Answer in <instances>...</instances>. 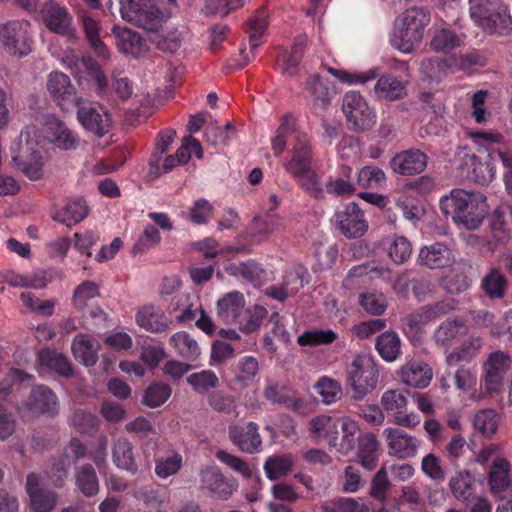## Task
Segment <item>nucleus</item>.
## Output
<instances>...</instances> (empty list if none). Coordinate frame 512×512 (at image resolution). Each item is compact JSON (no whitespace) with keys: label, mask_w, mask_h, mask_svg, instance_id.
Wrapping results in <instances>:
<instances>
[{"label":"nucleus","mask_w":512,"mask_h":512,"mask_svg":"<svg viewBox=\"0 0 512 512\" xmlns=\"http://www.w3.org/2000/svg\"><path fill=\"white\" fill-rule=\"evenodd\" d=\"M439 204L446 218L467 230L478 229L488 213L486 197L479 192L453 189L441 197Z\"/></svg>","instance_id":"1"},{"label":"nucleus","mask_w":512,"mask_h":512,"mask_svg":"<svg viewBox=\"0 0 512 512\" xmlns=\"http://www.w3.org/2000/svg\"><path fill=\"white\" fill-rule=\"evenodd\" d=\"M429 22L430 14L425 9L412 7L405 10L395 21L391 45L403 53L412 52L422 41Z\"/></svg>","instance_id":"2"},{"label":"nucleus","mask_w":512,"mask_h":512,"mask_svg":"<svg viewBox=\"0 0 512 512\" xmlns=\"http://www.w3.org/2000/svg\"><path fill=\"white\" fill-rule=\"evenodd\" d=\"M470 17L488 33L506 34L512 31V16L501 0H469Z\"/></svg>","instance_id":"3"},{"label":"nucleus","mask_w":512,"mask_h":512,"mask_svg":"<svg viewBox=\"0 0 512 512\" xmlns=\"http://www.w3.org/2000/svg\"><path fill=\"white\" fill-rule=\"evenodd\" d=\"M293 157L284 164L285 170L294 176L298 183L314 197L322 195L323 189L319 176L311 167V150L307 139L303 136L293 137Z\"/></svg>","instance_id":"4"},{"label":"nucleus","mask_w":512,"mask_h":512,"mask_svg":"<svg viewBox=\"0 0 512 512\" xmlns=\"http://www.w3.org/2000/svg\"><path fill=\"white\" fill-rule=\"evenodd\" d=\"M346 373L356 400H362L378 383V369L374 359L367 354L355 356Z\"/></svg>","instance_id":"5"},{"label":"nucleus","mask_w":512,"mask_h":512,"mask_svg":"<svg viewBox=\"0 0 512 512\" xmlns=\"http://www.w3.org/2000/svg\"><path fill=\"white\" fill-rule=\"evenodd\" d=\"M0 44L10 55L22 58L31 53L33 38L27 20H9L0 25Z\"/></svg>","instance_id":"6"},{"label":"nucleus","mask_w":512,"mask_h":512,"mask_svg":"<svg viewBox=\"0 0 512 512\" xmlns=\"http://www.w3.org/2000/svg\"><path fill=\"white\" fill-rule=\"evenodd\" d=\"M36 142L29 130L21 131L17 140L11 145L12 160L31 180L42 177L43 162L40 152L35 149Z\"/></svg>","instance_id":"7"},{"label":"nucleus","mask_w":512,"mask_h":512,"mask_svg":"<svg viewBox=\"0 0 512 512\" xmlns=\"http://www.w3.org/2000/svg\"><path fill=\"white\" fill-rule=\"evenodd\" d=\"M120 13L125 21L146 30H156L164 20L154 0H120Z\"/></svg>","instance_id":"8"},{"label":"nucleus","mask_w":512,"mask_h":512,"mask_svg":"<svg viewBox=\"0 0 512 512\" xmlns=\"http://www.w3.org/2000/svg\"><path fill=\"white\" fill-rule=\"evenodd\" d=\"M172 310L178 312L176 321L179 323L195 322L197 328L206 334H213L215 326L209 315L203 310L197 296L190 293H181L172 302Z\"/></svg>","instance_id":"9"},{"label":"nucleus","mask_w":512,"mask_h":512,"mask_svg":"<svg viewBox=\"0 0 512 512\" xmlns=\"http://www.w3.org/2000/svg\"><path fill=\"white\" fill-rule=\"evenodd\" d=\"M511 357L503 351L491 352L482 364L481 387L488 395L498 394L503 387L505 375L511 368Z\"/></svg>","instance_id":"10"},{"label":"nucleus","mask_w":512,"mask_h":512,"mask_svg":"<svg viewBox=\"0 0 512 512\" xmlns=\"http://www.w3.org/2000/svg\"><path fill=\"white\" fill-rule=\"evenodd\" d=\"M62 64L71 71L79 84L94 81L97 94H102L107 88V77L99 64L90 56L78 58L73 53H68L62 58Z\"/></svg>","instance_id":"11"},{"label":"nucleus","mask_w":512,"mask_h":512,"mask_svg":"<svg viewBox=\"0 0 512 512\" xmlns=\"http://www.w3.org/2000/svg\"><path fill=\"white\" fill-rule=\"evenodd\" d=\"M380 403L387 414L393 417V423L398 426L414 428L421 422L417 413H406L408 400L402 389L386 390L381 396Z\"/></svg>","instance_id":"12"},{"label":"nucleus","mask_w":512,"mask_h":512,"mask_svg":"<svg viewBox=\"0 0 512 512\" xmlns=\"http://www.w3.org/2000/svg\"><path fill=\"white\" fill-rule=\"evenodd\" d=\"M19 411L33 417L56 415L59 411L57 395L46 385L34 386L28 398L18 407Z\"/></svg>","instance_id":"13"},{"label":"nucleus","mask_w":512,"mask_h":512,"mask_svg":"<svg viewBox=\"0 0 512 512\" xmlns=\"http://www.w3.org/2000/svg\"><path fill=\"white\" fill-rule=\"evenodd\" d=\"M343 112L348 122L356 128L375 124L376 115L359 92L350 91L343 98Z\"/></svg>","instance_id":"14"},{"label":"nucleus","mask_w":512,"mask_h":512,"mask_svg":"<svg viewBox=\"0 0 512 512\" xmlns=\"http://www.w3.org/2000/svg\"><path fill=\"white\" fill-rule=\"evenodd\" d=\"M26 492L33 512H52L58 502V493L43 486L40 475L30 473L26 478Z\"/></svg>","instance_id":"15"},{"label":"nucleus","mask_w":512,"mask_h":512,"mask_svg":"<svg viewBox=\"0 0 512 512\" xmlns=\"http://www.w3.org/2000/svg\"><path fill=\"white\" fill-rule=\"evenodd\" d=\"M388 453L399 459H408L414 457L421 441L405 431L396 427H387L383 430Z\"/></svg>","instance_id":"16"},{"label":"nucleus","mask_w":512,"mask_h":512,"mask_svg":"<svg viewBox=\"0 0 512 512\" xmlns=\"http://www.w3.org/2000/svg\"><path fill=\"white\" fill-rule=\"evenodd\" d=\"M40 16L44 25L52 32L64 36H73L72 15L64 6L50 0L43 4Z\"/></svg>","instance_id":"17"},{"label":"nucleus","mask_w":512,"mask_h":512,"mask_svg":"<svg viewBox=\"0 0 512 512\" xmlns=\"http://www.w3.org/2000/svg\"><path fill=\"white\" fill-rule=\"evenodd\" d=\"M336 224L342 234L350 239L362 237L368 229L363 212L354 202L336 213Z\"/></svg>","instance_id":"18"},{"label":"nucleus","mask_w":512,"mask_h":512,"mask_svg":"<svg viewBox=\"0 0 512 512\" xmlns=\"http://www.w3.org/2000/svg\"><path fill=\"white\" fill-rule=\"evenodd\" d=\"M201 488L212 497L227 500L237 488V484L228 480L215 466L201 471Z\"/></svg>","instance_id":"19"},{"label":"nucleus","mask_w":512,"mask_h":512,"mask_svg":"<svg viewBox=\"0 0 512 512\" xmlns=\"http://www.w3.org/2000/svg\"><path fill=\"white\" fill-rule=\"evenodd\" d=\"M77 117L84 128H104L111 124L109 111L98 102H88L77 98Z\"/></svg>","instance_id":"20"},{"label":"nucleus","mask_w":512,"mask_h":512,"mask_svg":"<svg viewBox=\"0 0 512 512\" xmlns=\"http://www.w3.org/2000/svg\"><path fill=\"white\" fill-rule=\"evenodd\" d=\"M488 485L493 495L502 497L512 491V464L504 457H496L490 466Z\"/></svg>","instance_id":"21"},{"label":"nucleus","mask_w":512,"mask_h":512,"mask_svg":"<svg viewBox=\"0 0 512 512\" xmlns=\"http://www.w3.org/2000/svg\"><path fill=\"white\" fill-rule=\"evenodd\" d=\"M463 153V163L461 164V174L463 177L478 184H488L495 176V167L490 162H482L475 155L465 153V149L459 152V157Z\"/></svg>","instance_id":"22"},{"label":"nucleus","mask_w":512,"mask_h":512,"mask_svg":"<svg viewBox=\"0 0 512 512\" xmlns=\"http://www.w3.org/2000/svg\"><path fill=\"white\" fill-rule=\"evenodd\" d=\"M391 169L400 175L411 176L423 172L427 166V156L417 149L397 153L390 161Z\"/></svg>","instance_id":"23"},{"label":"nucleus","mask_w":512,"mask_h":512,"mask_svg":"<svg viewBox=\"0 0 512 512\" xmlns=\"http://www.w3.org/2000/svg\"><path fill=\"white\" fill-rule=\"evenodd\" d=\"M136 323L151 333H162L170 329L172 321L164 310L156 305H145L136 314Z\"/></svg>","instance_id":"24"},{"label":"nucleus","mask_w":512,"mask_h":512,"mask_svg":"<svg viewBox=\"0 0 512 512\" xmlns=\"http://www.w3.org/2000/svg\"><path fill=\"white\" fill-rule=\"evenodd\" d=\"M229 436L231 441L243 452L254 453L259 451L262 439L258 432V425L255 422H248L244 426L235 425L230 427Z\"/></svg>","instance_id":"25"},{"label":"nucleus","mask_w":512,"mask_h":512,"mask_svg":"<svg viewBox=\"0 0 512 512\" xmlns=\"http://www.w3.org/2000/svg\"><path fill=\"white\" fill-rule=\"evenodd\" d=\"M37 371L42 377L48 372H55L61 376L68 377L72 375L73 372L67 357L49 348H44L39 351L37 356Z\"/></svg>","instance_id":"26"},{"label":"nucleus","mask_w":512,"mask_h":512,"mask_svg":"<svg viewBox=\"0 0 512 512\" xmlns=\"http://www.w3.org/2000/svg\"><path fill=\"white\" fill-rule=\"evenodd\" d=\"M244 295L238 291L228 292L217 301L216 314L224 324H236L245 307Z\"/></svg>","instance_id":"27"},{"label":"nucleus","mask_w":512,"mask_h":512,"mask_svg":"<svg viewBox=\"0 0 512 512\" xmlns=\"http://www.w3.org/2000/svg\"><path fill=\"white\" fill-rule=\"evenodd\" d=\"M47 90L52 99L64 108L71 102H76V89L69 77L62 72H52L48 76Z\"/></svg>","instance_id":"28"},{"label":"nucleus","mask_w":512,"mask_h":512,"mask_svg":"<svg viewBox=\"0 0 512 512\" xmlns=\"http://www.w3.org/2000/svg\"><path fill=\"white\" fill-rule=\"evenodd\" d=\"M417 262L429 269H441L450 266L454 262V256L444 244L434 243L420 249Z\"/></svg>","instance_id":"29"},{"label":"nucleus","mask_w":512,"mask_h":512,"mask_svg":"<svg viewBox=\"0 0 512 512\" xmlns=\"http://www.w3.org/2000/svg\"><path fill=\"white\" fill-rule=\"evenodd\" d=\"M452 310H454V304L452 302H436L432 305L420 307L413 313L409 314L405 318V321L411 329L418 330L420 327L448 314Z\"/></svg>","instance_id":"30"},{"label":"nucleus","mask_w":512,"mask_h":512,"mask_svg":"<svg viewBox=\"0 0 512 512\" xmlns=\"http://www.w3.org/2000/svg\"><path fill=\"white\" fill-rule=\"evenodd\" d=\"M401 381L414 388H425L432 380V369L422 361L410 360L400 369Z\"/></svg>","instance_id":"31"},{"label":"nucleus","mask_w":512,"mask_h":512,"mask_svg":"<svg viewBox=\"0 0 512 512\" xmlns=\"http://www.w3.org/2000/svg\"><path fill=\"white\" fill-rule=\"evenodd\" d=\"M466 322L463 317L448 318L441 322L432 334V340L436 346L448 349L452 342L465 330Z\"/></svg>","instance_id":"32"},{"label":"nucleus","mask_w":512,"mask_h":512,"mask_svg":"<svg viewBox=\"0 0 512 512\" xmlns=\"http://www.w3.org/2000/svg\"><path fill=\"white\" fill-rule=\"evenodd\" d=\"M99 349V342L92 336L83 333L74 337L71 346L74 358L87 367L96 364Z\"/></svg>","instance_id":"33"},{"label":"nucleus","mask_w":512,"mask_h":512,"mask_svg":"<svg viewBox=\"0 0 512 512\" xmlns=\"http://www.w3.org/2000/svg\"><path fill=\"white\" fill-rule=\"evenodd\" d=\"M114 34L119 51L125 55L138 58L148 51V46L142 37L132 30L128 28H115Z\"/></svg>","instance_id":"34"},{"label":"nucleus","mask_w":512,"mask_h":512,"mask_svg":"<svg viewBox=\"0 0 512 512\" xmlns=\"http://www.w3.org/2000/svg\"><path fill=\"white\" fill-rule=\"evenodd\" d=\"M309 433L313 439L327 440L330 446L335 447L339 434L337 419L325 414L315 416L309 421Z\"/></svg>","instance_id":"35"},{"label":"nucleus","mask_w":512,"mask_h":512,"mask_svg":"<svg viewBox=\"0 0 512 512\" xmlns=\"http://www.w3.org/2000/svg\"><path fill=\"white\" fill-rule=\"evenodd\" d=\"M483 347V339L479 336L471 335L460 343L453 351L446 355V363L449 366L457 365L461 362H470L478 356Z\"/></svg>","instance_id":"36"},{"label":"nucleus","mask_w":512,"mask_h":512,"mask_svg":"<svg viewBox=\"0 0 512 512\" xmlns=\"http://www.w3.org/2000/svg\"><path fill=\"white\" fill-rule=\"evenodd\" d=\"M36 145L44 146L46 140L61 149H72L77 145V138L72 130H29Z\"/></svg>","instance_id":"37"},{"label":"nucleus","mask_w":512,"mask_h":512,"mask_svg":"<svg viewBox=\"0 0 512 512\" xmlns=\"http://www.w3.org/2000/svg\"><path fill=\"white\" fill-rule=\"evenodd\" d=\"M375 96L379 100L395 101L406 96L405 84L391 74L381 76L374 86Z\"/></svg>","instance_id":"38"},{"label":"nucleus","mask_w":512,"mask_h":512,"mask_svg":"<svg viewBox=\"0 0 512 512\" xmlns=\"http://www.w3.org/2000/svg\"><path fill=\"white\" fill-rule=\"evenodd\" d=\"M112 461L114 465L131 473L138 471V465L134 458L132 443L123 437L118 438L112 445Z\"/></svg>","instance_id":"39"},{"label":"nucleus","mask_w":512,"mask_h":512,"mask_svg":"<svg viewBox=\"0 0 512 512\" xmlns=\"http://www.w3.org/2000/svg\"><path fill=\"white\" fill-rule=\"evenodd\" d=\"M508 280L497 267H491L481 279V289L492 299H502L507 290Z\"/></svg>","instance_id":"40"},{"label":"nucleus","mask_w":512,"mask_h":512,"mask_svg":"<svg viewBox=\"0 0 512 512\" xmlns=\"http://www.w3.org/2000/svg\"><path fill=\"white\" fill-rule=\"evenodd\" d=\"M379 441L369 432L358 438V458L361 465L367 470H373L378 463Z\"/></svg>","instance_id":"41"},{"label":"nucleus","mask_w":512,"mask_h":512,"mask_svg":"<svg viewBox=\"0 0 512 512\" xmlns=\"http://www.w3.org/2000/svg\"><path fill=\"white\" fill-rule=\"evenodd\" d=\"M88 215L86 202L82 198L69 200L65 206L57 210L53 216L54 220L72 226L82 221Z\"/></svg>","instance_id":"42"},{"label":"nucleus","mask_w":512,"mask_h":512,"mask_svg":"<svg viewBox=\"0 0 512 512\" xmlns=\"http://www.w3.org/2000/svg\"><path fill=\"white\" fill-rule=\"evenodd\" d=\"M82 25L83 30L86 35V39L88 40L91 48L94 50V52L102 58H108L109 57V50L107 46L104 44V42L101 39L100 32H101V25L100 21L96 20L90 15L84 14L82 16Z\"/></svg>","instance_id":"43"},{"label":"nucleus","mask_w":512,"mask_h":512,"mask_svg":"<svg viewBox=\"0 0 512 512\" xmlns=\"http://www.w3.org/2000/svg\"><path fill=\"white\" fill-rule=\"evenodd\" d=\"M75 485L86 497H92L99 492V480L94 467L86 463L80 466L74 475Z\"/></svg>","instance_id":"44"},{"label":"nucleus","mask_w":512,"mask_h":512,"mask_svg":"<svg viewBox=\"0 0 512 512\" xmlns=\"http://www.w3.org/2000/svg\"><path fill=\"white\" fill-rule=\"evenodd\" d=\"M5 281L13 287L33 289H43L49 282L44 271H36L30 274L8 272L5 275Z\"/></svg>","instance_id":"45"},{"label":"nucleus","mask_w":512,"mask_h":512,"mask_svg":"<svg viewBox=\"0 0 512 512\" xmlns=\"http://www.w3.org/2000/svg\"><path fill=\"white\" fill-rule=\"evenodd\" d=\"M170 343L177 353L187 360L195 361L201 354L197 341L185 331L173 334L170 338Z\"/></svg>","instance_id":"46"},{"label":"nucleus","mask_w":512,"mask_h":512,"mask_svg":"<svg viewBox=\"0 0 512 512\" xmlns=\"http://www.w3.org/2000/svg\"><path fill=\"white\" fill-rule=\"evenodd\" d=\"M307 44V36L299 35L295 38L289 55L283 54L278 59V65L283 73L292 75L295 73Z\"/></svg>","instance_id":"47"},{"label":"nucleus","mask_w":512,"mask_h":512,"mask_svg":"<svg viewBox=\"0 0 512 512\" xmlns=\"http://www.w3.org/2000/svg\"><path fill=\"white\" fill-rule=\"evenodd\" d=\"M376 350L383 360L395 361L401 353V341L395 332H385L377 338Z\"/></svg>","instance_id":"48"},{"label":"nucleus","mask_w":512,"mask_h":512,"mask_svg":"<svg viewBox=\"0 0 512 512\" xmlns=\"http://www.w3.org/2000/svg\"><path fill=\"white\" fill-rule=\"evenodd\" d=\"M472 424L478 433L490 438L497 432L499 415L493 409H483L474 415Z\"/></svg>","instance_id":"49"},{"label":"nucleus","mask_w":512,"mask_h":512,"mask_svg":"<svg viewBox=\"0 0 512 512\" xmlns=\"http://www.w3.org/2000/svg\"><path fill=\"white\" fill-rule=\"evenodd\" d=\"M462 44V39L447 28L436 29L430 47L437 53H449Z\"/></svg>","instance_id":"50"},{"label":"nucleus","mask_w":512,"mask_h":512,"mask_svg":"<svg viewBox=\"0 0 512 512\" xmlns=\"http://www.w3.org/2000/svg\"><path fill=\"white\" fill-rule=\"evenodd\" d=\"M474 476L468 471H458L449 480L453 495L461 501L468 500L473 494Z\"/></svg>","instance_id":"51"},{"label":"nucleus","mask_w":512,"mask_h":512,"mask_svg":"<svg viewBox=\"0 0 512 512\" xmlns=\"http://www.w3.org/2000/svg\"><path fill=\"white\" fill-rule=\"evenodd\" d=\"M292 467L293 459L289 454L271 456L264 463L266 477L271 481L285 476L291 471Z\"/></svg>","instance_id":"52"},{"label":"nucleus","mask_w":512,"mask_h":512,"mask_svg":"<svg viewBox=\"0 0 512 512\" xmlns=\"http://www.w3.org/2000/svg\"><path fill=\"white\" fill-rule=\"evenodd\" d=\"M338 426H341L342 439L337 441L335 448L341 454H348L355 446L354 436L359 430L358 422L349 416H343L337 419Z\"/></svg>","instance_id":"53"},{"label":"nucleus","mask_w":512,"mask_h":512,"mask_svg":"<svg viewBox=\"0 0 512 512\" xmlns=\"http://www.w3.org/2000/svg\"><path fill=\"white\" fill-rule=\"evenodd\" d=\"M267 316V310L259 305H255L242 313L237 324L241 332L249 334L257 331Z\"/></svg>","instance_id":"54"},{"label":"nucleus","mask_w":512,"mask_h":512,"mask_svg":"<svg viewBox=\"0 0 512 512\" xmlns=\"http://www.w3.org/2000/svg\"><path fill=\"white\" fill-rule=\"evenodd\" d=\"M281 225L280 219L275 214H268L265 218H255L250 235L257 242L266 240Z\"/></svg>","instance_id":"55"},{"label":"nucleus","mask_w":512,"mask_h":512,"mask_svg":"<svg viewBox=\"0 0 512 512\" xmlns=\"http://www.w3.org/2000/svg\"><path fill=\"white\" fill-rule=\"evenodd\" d=\"M268 27V16L262 10L251 17L248 23L249 44L251 50H255L262 44V38Z\"/></svg>","instance_id":"56"},{"label":"nucleus","mask_w":512,"mask_h":512,"mask_svg":"<svg viewBox=\"0 0 512 512\" xmlns=\"http://www.w3.org/2000/svg\"><path fill=\"white\" fill-rule=\"evenodd\" d=\"M259 371L258 360L254 356H244L239 359L235 381L242 387H247L254 381Z\"/></svg>","instance_id":"57"},{"label":"nucleus","mask_w":512,"mask_h":512,"mask_svg":"<svg viewBox=\"0 0 512 512\" xmlns=\"http://www.w3.org/2000/svg\"><path fill=\"white\" fill-rule=\"evenodd\" d=\"M183 465L182 455L172 451L165 457H160L155 461V473L160 479H166L175 475Z\"/></svg>","instance_id":"58"},{"label":"nucleus","mask_w":512,"mask_h":512,"mask_svg":"<svg viewBox=\"0 0 512 512\" xmlns=\"http://www.w3.org/2000/svg\"><path fill=\"white\" fill-rule=\"evenodd\" d=\"M320 395L322 402L332 404L339 400L342 396V389L338 381L327 376L321 377L314 386Z\"/></svg>","instance_id":"59"},{"label":"nucleus","mask_w":512,"mask_h":512,"mask_svg":"<svg viewBox=\"0 0 512 512\" xmlns=\"http://www.w3.org/2000/svg\"><path fill=\"white\" fill-rule=\"evenodd\" d=\"M172 390L168 384L153 383L148 386L143 396V404L156 408L164 404L171 396Z\"/></svg>","instance_id":"60"},{"label":"nucleus","mask_w":512,"mask_h":512,"mask_svg":"<svg viewBox=\"0 0 512 512\" xmlns=\"http://www.w3.org/2000/svg\"><path fill=\"white\" fill-rule=\"evenodd\" d=\"M337 337V334L331 329H314L299 335L297 342L300 346L327 345L334 342Z\"/></svg>","instance_id":"61"},{"label":"nucleus","mask_w":512,"mask_h":512,"mask_svg":"<svg viewBox=\"0 0 512 512\" xmlns=\"http://www.w3.org/2000/svg\"><path fill=\"white\" fill-rule=\"evenodd\" d=\"M357 180L363 188H382L386 184V175L379 167L365 166L359 171Z\"/></svg>","instance_id":"62"},{"label":"nucleus","mask_w":512,"mask_h":512,"mask_svg":"<svg viewBox=\"0 0 512 512\" xmlns=\"http://www.w3.org/2000/svg\"><path fill=\"white\" fill-rule=\"evenodd\" d=\"M309 90L316 108L325 109L331 101V91L327 81L315 76L309 83Z\"/></svg>","instance_id":"63"},{"label":"nucleus","mask_w":512,"mask_h":512,"mask_svg":"<svg viewBox=\"0 0 512 512\" xmlns=\"http://www.w3.org/2000/svg\"><path fill=\"white\" fill-rule=\"evenodd\" d=\"M161 242L159 230L154 225H146L132 248L133 254L143 253L158 246Z\"/></svg>","instance_id":"64"}]
</instances>
